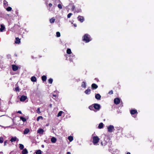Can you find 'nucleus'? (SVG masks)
I'll return each mask as SVG.
<instances>
[{
  "mask_svg": "<svg viewBox=\"0 0 154 154\" xmlns=\"http://www.w3.org/2000/svg\"><path fill=\"white\" fill-rule=\"evenodd\" d=\"M76 12L77 13H81L82 12V10L80 9H77L76 10Z\"/></svg>",
  "mask_w": 154,
  "mask_h": 154,
  "instance_id": "42",
  "label": "nucleus"
},
{
  "mask_svg": "<svg viewBox=\"0 0 154 154\" xmlns=\"http://www.w3.org/2000/svg\"><path fill=\"white\" fill-rule=\"evenodd\" d=\"M5 28V26L3 25H1L0 30L1 32H3Z\"/></svg>",
  "mask_w": 154,
  "mask_h": 154,
  "instance_id": "19",
  "label": "nucleus"
},
{
  "mask_svg": "<svg viewBox=\"0 0 154 154\" xmlns=\"http://www.w3.org/2000/svg\"><path fill=\"white\" fill-rule=\"evenodd\" d=\"M126 154H131L130 153V152H128Z\"/></svg>",
  "mask_w": 154,
  "mask_h": 154,
  "instance_id": "54",
  "label": "nucleus"
},
{
  "mask_svg": "<svg viewBox=\"0 0 154 154\" xmlns=\"http://www.w3.org/2000/svg\"><path fill=\"white\" fill-rule=\"evenodd\" d=\"M15 91H16V92H19V91H20L19 87L18 86H17V87H16L15 88Z\"/></svg>",
  "mask_w": 154,
  "mask_h": 154,
  "instance_id": "36",
  "label": "nucleus"
},
{
  "mask_svg": "<svg viewBox=\"0 0 154 154\" xmlns=\"http://www.w3.org/2000/svg\"><path fill=\"white\" fill-rule=\"evenodd\" d=\"M94 105L93 104H92V105L89 106L88 107V108L91 110H94V107H93Z\"/></svg>",
  "mask_w": 154,
  "mask_h": 154,
  "instance_id": "20",
  "label": "nucleus"
},
{
  "mask_svg": "<svg viewBox=\"0 0 154 154\" xmlns=\"http://www.w3.org/2000/svg\"><path fill=\"white\" fill-rule=\"evenodd\" d=\"M35 153L36 154H42V151L40 150H38Z\"/></svg>",
  "mask_w": 154,
  "mask_h": 154,
  "instance_id": "33",
  "label": "nucleus"
},
{
  "mask_svg": "<svg viewBox=\"0 0 154 154\" xmlns=\"http://www.w3.org/2000/svg\"><path fill=\"white\" fill-rule=\"evenodd\" d=\"M94 109H95L94 110V112H97V111H99L100 109V106L99 104L98 103L93 104Z\"/></svg>",
  "mask_w": 154,
  "mask_h": 154,
  "instance_id": "3",
  "label": "nucleus"
},
{
  "mask_svg": "<svg viewBox=\"0 0 154 154\" xmlns=\"http://www.w3.org/2000/svg\"><path fill=\"white\" fill-rule=\"evenodd\" d=\"M95 97L97 99L100 100L101 99V96L99 94H97L95 95Z\"/></svg>",
  "mask_w": 154,
  "mask_h": 154,
  "instance_id": "13",
  "label": "nucleus"
},
{
  "mask_svg": "<svg viewBox=\"0 0 154 154\" xmlns=\"http://www.w3.org/2000/svg\"><path fill=\"white\" fill-rule=\"evenodd\" d=\"M103 126V123L101 122L99 124L98 126V128L99 129H101L102 128Z\"/></svg>",
  "mask_w": 154,
  "mask_h": 154,
  "instance_id": "21",
  "label": "nucleus"
},
{
  "mask_svg": "<svg viewBox=\"0 0 154 154\" xmlns=\"http://www.w3.org/2000/svg\"><path fill=\"white\" fill-rule=\"evenodd\" d=\"M12 10V8L10 7H9L7 8L6 10L8 11H11Z\"/></svg>",
  "mask_w": 154,
  "mask_h": 154,
  "instance_id": "34",
  "label": "nucleus"
},
{
  "mask_svg": "<svg viewBox=\"0 0 154 154\" xmlns=\"http://www.w3.org/2000/svg\"><path fill=\"white\" fill-rule=\"evenodd\" d=\"M53 96L54 97H57V95H55V94H53Z\"/></svg>",
  "mask_w": 154,
  "mask_h": 154,
  "instance_id": "50",
  "label": "nucleus"
},
{
  "mask_svg": "<svg viewBox=\"0 0 154 154\" xmlns=\"http://www.w3.org/2000/svg\"><path fill=\"white\" fill-rule=\"evenodd\" d=\"M20 42V40L18 37H16L15 43L16 44H19Z\"/></svg>",
  "mask_w": 154,
  "mask_h": 154,
  "instance_id": "12",
  "label": "nucleus"
},
{
  "mask_svg": "<svg viewBox=\"0 0 154 154\" xmlns=\"http://www.w3.org/2000/svg\"><path fill=\"white\" fill-rule=\"evenodd\" d=\"M101 144L102 145H103V144L102 142H101Z\"/></svg>",
  "mask_w": 154,
  "mask_h": 154,
  "instance_id": "55",
  "label": "nucleus"
},
{
  "mask_svg": "<svg viewBox=\"0 0 154 154\" xmlns=\"http://www.w3.org/2000/svg\"><path fill=\"white\" fill-rule=\"evenodd\" d=\"M22 154H27L28 153L27 150L26 149H23L22 152Z\"/></svg>",
  "mask_w": 154,
  "mask_h": 154,
  "instance_id": "15",
  "label": "nucleus"
},
{
  "mask_svg": "<svg viewBox=\"0 0 154 154\" xmlns=\"http://www.w3.org/2000/svg\"><path fill=\"white\" fill-rule=\"evenodd\" d=\"M113 91L112 90H111L110 91H109V93H108V94H113Z\"/></svg>",
  "mask_w": 154,
  "mask_h": 154,
  "instance_id": "43",
  "label": "nucleus"
},
{
  "mask_svg": "<svg viewBox=\"0 0 154 154\" xmlns=\"http://www.w3.org/2000/svg\"><path fill=\"white\" fill-rule=\"evenodd\" d=\"M73 25L75 27H76L77 26V25L75 23H74L73 24Z\"/></svg>",
  "mask_w": 154,
  "mask_h": 154,
  "instance_id": "49",
  "label": "nucleus"
},
{
  "mask_svg": "<svg viewBox=\"0 0 154 154\" xmlns=\"http://www.w3.org/2000/svg\"><path fill=\"white\" fill-rule=\"evenodd\" d=\"M120 99L118 98H116L114 100V102L115 104L118 105L120 103Z\"/></svg>",
  "mask_w": 154,
  "mask_h": 154,
  "instance_id": "7",
  "label": "nucleus"
},
{
  "mask_svg": "<svg viewBox=\"0 0 154 154\" xmlns=\"http://www.w3.org/2000/svg\"><path fill=\"white\" fill-rule=\"evenodd\" d=\"M66 53L68 54H70L71 53V50L69 48H68L66 50Z\"/></svg>",
  "mask_w": 154,
  "mask_h": 154,
  "instance_id": "28",
  "label": "nucleus"
},
{
  "mask_svg": "<svg viewBox=\"0 0 154 154\" xmlns=\"http://www.w3.org/2000/svg\"><path fill=\"white\" fill-rule=\"evenodd\" d=\"M17 139V138L16 137H12L10 141L11 142H14Z\"/></svg>",
  "mask_w": 154,
  "mask_h": 154,
  "instance_id": "16",
  "label": "nucleus"
},
{
  "mask_svg": "<svg viewBox=\"0 0 154 154\" xmlns=\"http://www.w3.org/2000/svg\"><path fill=\"white\" fill-rule=\"evenodd\" d=\"M20 119L23 122H25L26 121V119L23 117L21 116L20 117Z\"/></svg>",
  "mask_w": 154,
  "mask_h": 154,
  "instance_id": "30",
  "label": "nucleus"
},
{
  "mask_svg": "<svg viewBox=\"0 0 154 154\" xmlns=\"http://www.w3.org/2000/svg\"><path fill=\"white\" fill-rule=\"evenodd\" d=\"M12 69L13 71H16L18 69V66L15 65H13L12 66Z\"/></svg>",
  "mask_w": 154,
  "mask_h": 154,
  "instance_id": "10",
  "label": "nucleus"
},
{
  "mask_svg": "<svg viewBox=\"0 0 154 154\" xmlns=\"http://www.w3.org/2000/svg\"><path fill=\"white\" fill-rule=\"evenodd\" d=\"M66 154H71L70 152H67Z\"/></svg>",
  "mask_w": 154,
  "mask_h": 154,
  "instance_id": "52",
  "label": "nucleus"
},
{
  "mask_svg": "<svg viewBox=\"0 0 154 154\" xmlns=\"http://www.w3.org/2000/svg\"><path fill=\"white\" fill-rule=\"evenodd\" d=\"M47 79V77L45 75H43L42 77V79L43 82L45 81Z\"/></svg>",
  "mask_w": 154,
  "mask_h": 154,
  "instance_id": "23",
  "label": "nucleus"
},
{
  "mask_svg": "<svg viewBox=\"0 0 154 154\" xmlns=\"http://www.w3.org/2000/svg\"><path fill=\"white\" fill-rule=\"evenodd\" d=\"M38 114H40L41 113L40 111V109L39 108H38L36 110Z\"/></svg>",
  "mask_w": 154,
  "mask_h": 154,
  "instance_id": "37",
  "label": "nucleus"
},
{
  "mask_svg": "<svg viewBox=\"0 0 154 154\" xmlns=\"http://www.w3.org/2000/svg\"><path fill=\"white\" fill-rule=\"evenodd\" d=\"M130 112L131 114L132 115H134L135 114H136V115L135 116H133L134 118H136V116H137V114L138 113L136 109H131V110H130Z\"/></svg>",
  "mask_w": 154,
  "mask_h": 154,
  "instance_id": "4",
  "label": "nucleus"
},
{
  "mask_svg": "<svg viewBox=\"0 0 154 154\" xmlns=\"http://www.w3.org/2000/svg\"><path fill=\"white\" fill-rule=\"evenodd\" d=\"M7 140H5L4 141V146H5L6 145Z\"/></svg>",
  "mask_w": 154,
  "mask_h": 154,
  "instance_id": "46",
  "label": "nucleus"
},
{
  "mask_svg": "<svg viewBox=\"0 0 154 154\" xmlns=\"http://www.w3.org/2000/svg\"><path fill=\"white\" fill-rule=\"evenodd\" d=\"M91 91L90 89H88L85 91V92L86 94H90Z\"/></svg>",
  "mask_w": 154,
  "mask_h": 154,
  "instance_id": "17",
  "label": "nucleus"
},
{
  "mask_svg": "<svg viewBox=\"0 0 154 154\" xmlns=\"http://www.w3.org/2000/svg\"><path fill=\"white\" fill-rule=\"evenodd\" d=\"M82 40L85 43H88L91 41L90 36L88 34H85L82 37Z\"/></svg>",
  "mask_w": 154,
  "mask_h": 154,
  "instance_id": "1",
  "label": "nucleus"
},
{
  "mask_svg": "<svg viewBox=\"0 0 154 154\" xmlns=\"http://www.w3.org/2000/svg\"><path fill=\"white\" fill-rule=\"evenodd\" d=\"M27 99L26 96L23 95H22L20 98V100L21 101L23 102L25 101Z\"/></svg>",
  "mask_w": 154,
  "mask_h": 154,
  "instance_id": "6",
  "label": "nucleus"
},
{
  "mask_svg": "<svg viewBox=\"0 0 154 154\" xmlns=\"http://www.w3.org/2000/svg\"><path fill=\"white\" fill-rule=\"evenodd\" d=\"M17 113H20V114H21L22 113V112H21V111H18L17 112Z\"/></svg>",
  "mask_w": 154,
  "mask_h": 154,
  "instance_id": "47",
  "label": "nucleus"
},
{
  "mask_svg": "<svg viewBox=\"0 0 154 154\" xmlns=\"http://www.w3.org/2000/svg\"><path fill=\"white\" fill-rule=\"evenodd\" d=\"M29 130L28 128H26L24 131H23V134H27L29 132Z\"/></svg>",
  "mask_w": 154,
  "mask_h": 154,
  "instance_id": "14",
  "label": "nucleus"
},
{
  "mask_svg": "<svg viewBox=\"0 0 154 154\" xmlns=\"http://www.w3.org/2000/svg\"><path fill=\"white\" fill-rule=\"evenodd\" d=\"M56 36L57 37H59L60 36V33L59 32H56Z\"/></svg>",
  "mask_w": 154,
  "mask_h": 154,
  "instance_id": "35",
  "label": "nucleus"
},
{
  "mask_svg": "<svg viewBox=\"0 0 154 154\" xmlns=\"http://www.w3.org/2000/svg\"><path fill=\"white\" fill-rule=\"evenodd\" d=\"M24 146L23 144H19V148L20 150H22L24 148Z\"/></svg>",
  "mask_w": 154,
  "mask_h": 154,
  "instance_id": "25",
  "label": "nucleus"
},
{
  "mask_svg": "<svg viewBox=\"0 0 154 154\" xmlns=\"http://www.w3.org/2000/svg\"><path fill=\"white\" fill-rule=\"evenodd\" d=\"M78 19V20L81 22H83L84 20V19L83 17L81 16H80L79 15L77 18Z\"/></svg>",
  "mask_w": 154,
  "mask_h": 154,
  "instance_id": "8",
  "label": "nucleus"
},
{
  "mask_svg": "<svg viewBox=\"0 0 154 154\" xmlns=\"http://www.w3.org/2000/svg\"><path fill=\"white\" fill-rule=\"evenodd\" d=\"M91 87L92 89L93 90H94L97 88L98 86L96 84L93 83L91 85Z\"/></svg>",
  "mask_w": 154,
  "mask_h": 154,
  "instance_id": "9",
  "label": "nucleus"
},
{
  "mask_svg": "<svg viewBox=\"0 0 154 154\" xmlns=\"http://www.w3.org/2000/svg\"><path fill=\"white\" fill-rule=\"evenodd\" d=\"M63 112L62 111H60L57 114V117H59L61 116Z\"/></svg>",
  "mask_w": 154,
  "mask_h": 154,
  "instance_id": "29",
  "label": "nucleus"
},
{
  "mask_svg": "<svg viewBox=\"0 0 154 154\" xmlns=\"http://www.w3.org/2000/svg\"><path fill=\"white\" fill-rule=\"evenodd\" d=\"M72 14L71 13H69L67 16V17L68 18H69L72 15Z\"/></svg>",
  "mask_w": 154,
  "mask_h": 154,
  "instance_id": "38",
  "label": "nucleus"
},
{
  "mask_svg": "<svg viewBox=\"0 0 154 154\" xmlns=\"http://www.w3.org/2000/svg\"><path fill=\"white\" fill-rule=\"evenodd\" d=\"M58 8L60 9H61L62 8V5L60 4H59L57 6Z\"/></svg>",
  "mask_w": 154,
  "mask_h": 154,
  "instance_id": "40",
  "label": "nucleus"
},
{
  "mask_svg": "<svg viewBox=\"0 0 154 154\" xmlns=\"http://www.w3.org/2000/svg\"><path fill=\"white\" fill-rule=\"evenodd\" d=\"M42 148L44 147V145H42Z\"/></svg>",
  "mask_w": 154,
  "mask_h": 154,
  "instance_id": "53",
  "label": "nucleus"
},
{
  "mask_svg": "<svg viewBox=\"0 0 154 154\" xmlns=\"http://www.w3.org/2000/svg\"><path fill=\"white\" fill-rule=\"evenodd\" d=\"M53 81V79L51 78L49 79L48 81V83L51 84L52 83Z\"/></svg>",
  "mask_w": 154,
  "mask_h": 154,
  "instance_id": "31",
  "label": "nucleus"
},
{
  "mask_svg": "<svg viewBox=\"0 0 154 154\" xmlns=\"http://www.w3.org/2000/svg\"><path fill=\"white\" fill-rule=\"evenodd\" d=\"M4 139L3 137L0 138V143H2L3 142Z\"/></svg>",
  "mask_w": 154,
  "mask_h": 154,
  "instance_id": "39",
  "label": "nucleus"
},
{
  "mask_svg": "<svg viewBox=\"0 0 154 154\" xmlns=\"http://www.w3.org/2000/svg\"><path fill=\"white\" fill-rule=\"evenodd\" d=\"M81 87L83 88H85L86 87V82H82L81 85Z\"/></svg>",
  "mask_w": 154,
  "mask_h": 154,
  "instance_id": "24",
  "label": "nucleus"
},
{
  "mask_svg": "<svg viewBox=\"0 0 154 154\" xmlns=\"http://www.w3.org/2000/svg\"><path fill=\"white\" fill-rule=\"evenodd\" d=\"M57 139L56 138L54 137H52L51 139V141L52 143H55Z\"/></svg>",
  "mask_w": 154,
  "mask_h": 154,
  "instance_id": "18",
  "label": "nucleus"
},
{
  "mask_svg": "<svg viewBox=\"0 0 154 154\" xmlns=\"http://www.w3.org/2000/svg\"><path fill=\"white\" fill-rule=\"evenodd\" d=\"M31 80L33 82H35L36 81V78L34 76H32L31 78Z\"/></svg>",
  "mask_w": 154,
  "mask_h": 154,
  "instance_id": "22",
  "label": "nucleus"
},
{
  "mask_svg": "<svg viewBox=\"0 0 154 154\" xmlns=\"http://www.w3.org/2000/svg\"><path fill=\"white\" fill-rule=\"evenodd\" d=\"M43 119V117L42 116H38L37 118V121H38L39 119Z\"/></svg>",
  "mask_w": 154,
  "mask_h": 154,
  "instance_id": "41",
  "label": "nucleus"
},
{
  "mask_svg": "<svg viewBox=\"0 0 154 154\" xmlns=\"http://www.w3.org/2000/svg\"><path fill=\"white\" fill-rule=\"evenodd\" d=\"M55 21V19L54 17L52 18L50 20V22L51 23H54V22Z\"/></svg>",
  "mask_w": 154,
  "mask_h": 154,
  "instance_id": "27",
  "label": "nucleus"
},
{
  "mask_svg": "<svg viewBox=\"0 0 154 154\" xmlns=\"http://www.w3.org/2000/svg\"><path fill=\"white\" fill-rule=\"evenodd\" d=\"M92 142L94 145H97V144L99 141L100 139L97 136H94L92 137Z\"/></svg>",
  "mask_w": 154,
  "mask_h": 154,
  "instance_id": "2",
  "label": "nucleus"
},
{
  "mask_svg": "<svg viewBox=\"0 0 154 154\" xmlns=\"http://www.w3.org/2000/svg\"><path fill=\"white\" fill-rule=\"evenodd\" d=\"M95 80H96V81H97V82H98L99 81L98 79L97 78H95Z\"/></svg>",
  "mask_w": 154,
  "mask_h": 154,
  "instance_id": "51",
  "label": "nucleus"
},
{
  "mask_svg": "<svg viewBox=\"0 0 154 154\" xmlns=\"http://www.w3.org/2000/svg\"><path fill=\"white\" fill-rule=\"evenodd\" d=\"M44 132V130L42 128H40L38 129L37 131L38 133L40 134H43V133Z\"/></svg>",
  "mask_w": 154,
  "mask_h": 154,
  "instance_id": "11",
  "label": "nucleus"
},
{
  "mask_svg": "<svg viewBox=\"0 0 154 154\" xmlns=\"http://www.w3.org/2000/svg\"><path fill=\"white\" fill-rule=\"evenodd\" d=\"M49 6L50 7H51L52 6V4L51 3H50L49 4Z\"/></svg>",
  "mask_w": 154,
  "mask_h": 154,
  "instance_id": "45",
  "label": "nucleus"
},
{
  "mask_svg": "<svg viewBox=\"0 0 154 154\" xmlns=\"http://www.w3.org/2000/svg\"><path fill=\"white\" fill-rule=\"evenodd\" d=\"M68 139L69 141H72L73 139V137L72 136H69L68 137Z\"/></svg>",
  "mask_w": 154,
  "mask_h": 154,
  "instance_id": "26",
  "label": "nucleus"
},
{
  "mask_svg": "<svg viewBox=\"0 0 154 154\" xmlns=\"http://www.w3.org/2000/svg\"><path fill=\"white\" fill-rule=\"evenodd\" d=\"M114 129V126L112 125H110L107 128L108 131L109 132H112L113 129Z\"/></svg>",
  "mask_w": 154,
  "mask_h": 154,
  "instance_id": "5",
  "label": "nucleus"
},
{
  "mask_svg": "<svg viewBox=\"0 0 154 154\" xmlns=\"http://www.w3.org/2000/svg\"><path fill=\"white\" fill-rule=\"evenodd\" d=\"M3 4L4 5H5L6 6H7L8 5V2L5 0H4Z\"/></svg>",
  "mask_w": 154,
  "mask_h": 154,
  "instance_id": "32",
  "label": "nucleus"
},
{
  "mask_svg": "<svg viewBox=\"0 0 154 154\" xmlns=\"http://www.w3.org/2000/svg\"><path fill=\"white\" fill-rule=\"evenodd\" d=\"M75 8V6L74 5H73L71 8V10L72 11H73Z\"/></svg>",
  "mask_w": 154,
  "mask_h": 154,
  "instance_id": "44",
  "label": "nucleus"
},
{
  "mask_svg": "<svg viewBox=\"0 0 154 154\" xmlns=\"http://www.w3.org/2000/svg\"><path fill=\"white\" fill-rule=\"evenodd\" d=\"M49 106L50 108H51L52 107V104H50L49 105Z\"/></svg>",
  "mask_w": 154,
  "mask_h": 154,
  "instance_id": "48",
  "label": "nucleus"
}]
</instances>
